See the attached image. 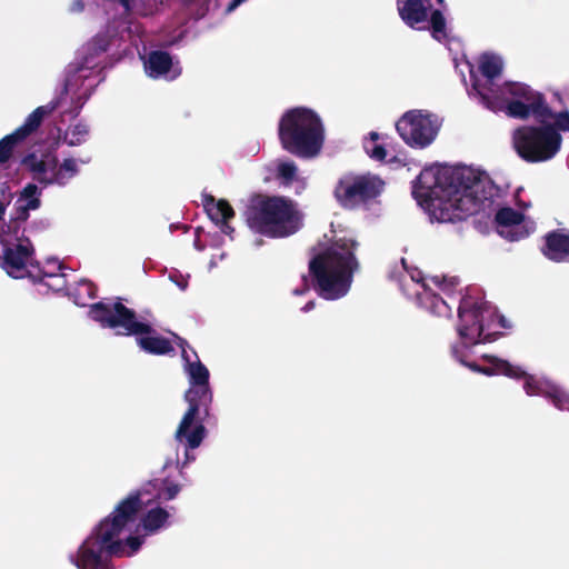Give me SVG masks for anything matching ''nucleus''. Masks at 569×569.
<instances>
[{"mask_svg": "<svg viewBox=\"0 0 569 569\" xmlns=\"http://www.w3.org/2000/svg\"><path fill=\"white\" fill-rule=\"evenodd\" d=\"M412 194L439 222L466 220L492 202L486 181L467 167H426L413 181Z\"/></svg>", "mask_w": 569, "mask_h": 569, "instance_id": "f257e3e1", "label": "nucleus"}, {"mask_svg": "<svg viewBox=\"0 0 569 569\" xmlns=\"http://www.w3.org/2000/svg\"><path fill=\"white\" fill-rule=\"evenodd\" d=\"M141 507L138 493L122 499L113 512L94 527L91 535L81 543L77 556H70V561L78 569H112L109 559L121 557L122 542L117 538L124 527L136 519Z\"/></svg>", "mask_w": 569, "mask_h": 569, "instance_id": "f03ea898", "label": "nucleus"}, {"mask_svg": "<svg viewBox=\"0 0 569 569\" xmlns=\"http://www.w3.org/2000/svg\"><path fill=\"white\" fill-rule=\"evenodd\" d=\"M194 360L190 359L187 350L182 352L184 370L189 378L190 387L184 392L188 409L184 412L174 433L176 440L184 443L188 449L198 448L207 435L204 423L210 418L212 405V390L209 385L210 373L208 368L199 360L194 350Z\"/></svg>", "mask_w": 569, "mask_h": 569, "instance_id": "7ed1b4c3", "label": "nucleus"}, {"mask_svg": "<svg viewBox=\"0 0 569 569\" xmlns=\"http://www.w3.org/2000/svg\"><path fill=\"white\" fill-rule=\"evenodd\" d=\"M358 247L353 238H337L309 261V272L323 298L339 299L350 290L353 276L360 269L356 257Z\"/></svg>", "mask_w": 569, "mask_h": 569, "instance_id": "20e7f679", "label": "nucleus"}, {"mask_svg": "<svg viewBox=\"0 0 569 569\" xmlns=\"http://www.w3.org/2000/svg\"><path fill=\"white\" fill-rule=\"evenodd\" d=\"M243 218L251 231L270 239L290 237L301 227V216L295 201L283 196L253 193Z\"/></svg>", "mask_w": 569, "mask_h": 569, "instance_id": "39448f33", "label": "nucleus"}, {"mask_svg": "<svg viewBox=\"0 0 569 569\" xmlns=\"http://www.w3.org/2000/svg\"><path fill=\"white\" fill-rule=\"evenodd\" d=\"M89 315L103 328H120L122 335L136 336L138 347L153 356H173L170 339L161 336L150 323L139 321L134 310L126 307L120 299L112 303L103 301L91 305Z\"/></svg>", "mask_w": 569, "mask_h": 569, "instance_id": "423d86ee", "label": "nucleus"}, {"mask_svg": "<svg viewBox=\"0 0 569 569\" xmlns=\"http://www.w3.org/2000/svg\"><path fill=\"white\" fill-rule=\"evenodd\" d=\"M278 138L283 150L300 159L319 156L325 143V127L311 109H288L278 123Z\"/></svg>", "mask_w": 569, "mask_h": 569, "instance_id": "0eeeda50", "label": "nucleus"}, {"mask_svg": "<svg viewBox=\"0 0 569 569\" xmlns=\"http://www.w3.org/2000/svg\"><path fill=\"white\" fill-rule=\"evenodd\" d=\"M493 112H502L512 119L526 120L530 116L537 119H555L556 130L569 131V111L553 113L547 104L545 96L535 91L526 83H510L501 89L499 98L489 100Z\"/></svg>", "mask_w": 569, "mask_h": 569, "instance_id": "6e6552de", "label": "nucleus"}, {"mask_svg": "<svg viewBox=\"0 0 569 569\" xmlns=\"http://www.w3.org/2000/svg\"><path fill=\"white\" fill-rule=\"evenodd\" d=\"M562 137L550 123L521 126L512 133V144L517 154L529 163L552 159L560 150Z\"/></svg>", "mask_w": 569, "mask_h": 569, "instance_id": "1a4fd4ad", "label": "nucleus"}, {"mask_svg": "<svg viewBox=\"0 0 569 569\" xmlns=\"http://www.w3.org/2000/svg\"><path fill=\"white\" fill-rule=\"evenodd\" d=\"M386 182L377 174L348 172L341 176L333 197L345 210L368 208L383 192Z\"/></svg>", "mask_w": 569, "mask_h": 569, "instance_id": "9d476101", "label": "nucleus"}, {"mask_svg": "<svg viewBox=\"0 0 569 569\" xmlns=\"http://www.w3.org/2000/svg\"><path fill=\"white\" fill-rule=\"evenodd\" d=\"M403 141L413 148H426L437 137L438 127L430 114L421 110L406 112L395 124Z\"/></svg>", "mask_w": 569, "mask_h": 569, "instance_id": "9b49d317", "label": "nucleus"}, {"mask_svg": "<svg viewBox=\"0 0 569 569\" xmlns=\"http://www.w3.org/2000/svg\"><path fill=\"white\" fill-rule=\"evenodd\" d=\"M459 325L458 336L463 347H472L477 343L493 342L500 336L499 332H486L481 306L473 303L470 308L460 305L458 308Z\"/></svg>", "mask_w": 569, "mask_h": 569, "instance_id": "f8f14e48", "label": "nucleus"}, {"mask_svg": "<svg viewBox=\"0 0 569 569\" xmlns=\"http://www.w3.org/2000/svg\"><path fill=\"white\" fill-rule=\"evenodd\" d=\"M502 67L500 58L492 54H485L479 62V71L483 80L477 79L472 73L470 76L473 90L478 93L482 103L491 111H493V109L490 107L489 100L499 98L501 89L512 83L511 81L505 82L502 86L495 83L496 78L502 72Z\"/></svg>", "mask_w": 569, "mask_h": 569, "instance_id": "ddd939ff", "label": "nucleus"}, {"mask_svg": "<svg viewBox=\"0 0 569 569\" xmlns=\"http://www.w3.org/2000/svg\"><path fill=\"white\" fill-rule=\"evenodd\" d=\"M33 252V246L29 241L27 243H0V268L12 278H23L27 272V263Z\"/></svg>", "mask_w": 569, "mask_h": 569, "instance_id": "4468645a", "label": "nucleus"}, {"mask_svg": "<svg viewBox=\"0 0 569 569\" xmlns=\"http://www.w3.org/2000/svg\"><path fill=\"white\" fill-rule=\"evenodd\" d=\"M58 162V157L53 152H30L21 159V166L43 187L61 182V178L54 177Z\"/></svg>", "mask_w": 569, "mask_h": 569, "instance_id": "2eb2a0df", "label": "nucleus"}, {"mask_svg": "<svg viewBox=\"0 0 569 569\" xmlns=\"http://www.w3.org/2000/svg\"><path fill=\"white\" fill-rule=\"evenodd\" d=\"M523 220L525 214L511 207L499 209L495 216L498 233L509 241H519L528 236Z\"/></svg>", "mask_w": 569, "mask_h": 569, "instance_id": "dca6fc26", "label": "nucleus"}, {"mask_svg": "<svg viewBox=\"0 0 569 569\" xmlns=\"http://www.w3.org/2000/svg\"><path fill=\"white\" fill-rule=\"evenodd\" d=\"M499 366V370L503 372V376L516 380H523V389L528 396H547L551 385L550 381L538 379L527 373L521 367L511 365L509 361H501Z\"/></svg>", "mask_w": 569, "mask_h": 569, "instance_id": "f3484780", "label": "nucleus"}, {"mask_svg": "<svg viewBox=\"0 0 569 569\" xmlns=\"http://www.w3.org/2000/svg\"><path fill=\"white\" fill-rule=\"evenodd\" d=\"M541 253L550 261L569 262V233L563 229H555L543 236Z\"/></svg>", "mask_w": 569, "mask_h": 569, "instance_id": "a211bd4d", "label": "nucleus"}, {"mask_svg": "<svg viewBox=\"0 0 569 569\" xmlns=\"http://www.w3.org/2000/svg\"><path fill=\"white\" fill-rule=\"evenodd\" d=\"M202 202L209 218L220 227L223 233L230 236L234 229L229 224V221L236 214L230 203L224 199L216 200L211 194H204Z\"/></svg>", "mask_w": 569, "mask_h": 569, "instance_id": "6ab92c4d", "label": "nucleus"}, {"mask_svg": "<svg viewBox=\"0 0 569 569\" xmlns=\"http://www.w3.org/2000/svg\"><path fill=\"white\" fill-rule=\"evenodd\" d=\"M401 19L411 28L427 29L428 8L422 0H397Z\"/></svg>", "mask_w": 569, "mask_h": 569, "instance_id": "aec40b11", "label": "nucleus"}, {"mask_svg": "<svg viewBox=\"0 0 569 569\" xmlns=\"http://www.w3.org/2000/svg\"><path fill=\"white\" fill-rule=\"evenodd\" d=\"M149 487L152 488V491L156 492L154 497L157 499L163 500V501H169V500L174 499L177 497V495L179 493V491H180L179 485L170 482L167 479H164V480H159V479L150 480L144 487H142L139 490H136V491L131 492L126 498V499H128L132 495H136V493L139 495L140 501H141V507L139 508L138 512L143 508V506L148 505L151 501V499L143 500V496L146 493H151V490L149 489Z\"/></svg>", "mask_w": 569, "mask_h": 569, "instance_id": "412c9836", "label": "nucleus"}, {"mask_svg": "<svg viewBox=\"0 0 569 569\" xmlns=\"http://www.w3.org/2000/svg\"><path fill=\"white\" fill-rule=\"evenodd\" d=\"M171 67L172 58L170 53L161 50L151 51L144 63L146 71L151 78H159L167 74Z\"/></svg>", "mask_w": 569, "mask_h": 569, "instance_id": "4be33fe9", "label": "nucleus"}, {"mask_svg": "<svg viewBox=\"0 0 569 569\" xmlns=\"http://www.w3.org/2000/svg\"><path fill=\"white\" fill-rule=\"evenodd\" d=\"M401 262L403 264V268L407 269L406 260L403 258L401 259ZM421 280H422L421 273H420V271H417V270H415L412 272H409L408 270H406L405 273H401L397 277L398 288L402 292V295L407 298H413V297H418L420 295L419 287H420Z\"/></svg>", "mask_w": 569, "mask_h": 569, "instance_id": "5701e85b", "label": "nucleus"}, {"mask_svg": "<svg viewBox=\"0 0 569 569\" xmlns=\"http://www.w3.org/2000/svg\"><path fill=\"white\" fill-rule=\"evenodd\" d=\"M30 136L23 126L17 128L12 133L7 134L0 140V163L3 164L10 160L14 147Z\"/></svg>", "mask_w": 569, "mask_h": 569, "instance_id": "b1692460", "label": "nucleus"}, {"mask_svg": "<svg viewBox=\"0 0 569 569\" xmlns=\"http://www.w3.org/2000/svg\"><path fill=\"white\" fill-rule=\"evenodd\" d=\"M169 512L161 508L156 507L147 511L141 519V526L147 533H154L161 529L168 521Z\"/></svg>", "mask_w": 569, "mask_h": 569, "instance_id": "393cba45", "label": "nucleus"}, {"mask_svg": "<svg viewBox=\"0 0 569 569\" xmlns=\"http://www.w3.org/2000/svg\"><path fill=\"white\" fill-rule=\"evenodd\" d=\"M59 107L58 100H52L44 106H40L36 108L24 120L23 127L31 134L33 133L42 123L43 118L50 113H52Z\"/></svg>", "mask_w": 569, "mask_h": 569, "instance_id": "a878e982", "label": "nucleus"}, {"mask_svg": "<svg viewBox=\"0 0 569 569\" xmlns=\"http://www.w3.org/2000/svg\"><path fill=\"white\" fill-rule=\"evenodd\" d=\"M41 190L36 183H27L20 192L19 201L26 200L27 203L21 207L22 212L28 214L29 210H37L41 206Z\"/></svg>", "mask_w": 569, "mask_h": 569, "instance_id": "bb28decb", "label": "nucleus"}, {"mask_svg": "<svg viewBox=\"0 0 569 569\" xmlns=\"http://www.w3.org/2000/svg\"><path fill=\"white\" fill-rule=\"evenodd\" d=\"M379 138L378 132L371 131L369 137L363 140V149L372 160L383 161L387 157V150L382 144L377 142Z\"/></svg>", "mask_w": 569, "mask_h": 569, "instance_id": "cd10ccee", "label": "nucleus"}, {"mask_svg": "<svg viewBox=\"0 0 569 569\" xmlns=\"http://www.w3.org/2000/svg\"><path fill=\"white\" fill-rule=\"evenodd\" d=\"M89 134V127L84 123H76L70 126L63 136V141L71 147L80 146L86 142Z\"/></svg>", "mask_w": 569, "mask_h": 569, "instance_id": "c85d7f7f", "label": "nucleus"}, {"mask_svg": "<svg viewBox=\"0 0 569 569\" xmlns=\"http://www.w3.org/2000/svg\"><path fill=\"white\" fill-rule=\"evenodd\" d=\"M451 352L453 355V357L456 359H458L459 361H461L462 363H465L467 367L471 368L473 371L476 372H480V373H483L486 376H492V375H503V372H501L499 370L500 366H499V362L503 361L502 359H499V358H496V357H490V362H491V367H481L477 363H467L465 362L462 359L459 358V347L458 346H453L452 349H451Z\"/></svg>", "mask_w": 569, "mask_h": 569, "instance_id": "c756f323", "label": "nucleus"}, {"mask_svg": "<svg viewBox=\"0 0 569 569\" xmlns=\"http://www.w3.org/2000/svg\"><path fill=\"white\" fill-rule=\"evenodd\" d=\"M430 27L427 29L431 30V36L438 41L447 38V23L442 12L435 9L430 14Z\"/></svg>", "mask_w": 569, "mask_h": 569, "instance_id": "7c9ffc66", "label": "nucleus"}, {"mask_svg": "<svg viewBox=\"0 0 569 569\" xmlns=\"http://www.w3.org/2000/svg\"><path fill=\"white\" fill-rule=\"evenodd\" d=\"M79 172L77 162L74 159L69 158L64 159L60 166L57 164L54 169V177L61 178V182H56L54 184L64 186L71 178L77 176Z\"/></svg>", "mask_w": 569, "mask_h": 569, "instance_id": "2f4dec72", "label": "nucleus"}, {"mask_svg": "<svg viewBox=\"0 0 569 569\" xmlns=\"http://www.w3.org/2000/svg\"><path fill=\"white\" fill-rule=\"evenodd\" d=\"M546 398L559 410L569 411V393L559 386L551 382Z\"/></svg>", "mask_w": 569, "mask_h": 569, "instance_id": "473e14b6", "label": "nucleus"}, {"mask_svg": "<svg viewBox=\"0 0 569 569\" xmlns=\"http://www.w3.org/2000/svg\"><path fill=\"white\" fill-rule=\"evenodd\" d=\"M298 168L293 161H282L277 167V178L283 184H291L297 177Z\"/></svg>", "mask_w": 569, "mask_h": 569, "instance_id": "72a5a7b5", "label": "nucleus"}, {"mask_svg": "<svg viewBox=\"0 0 569 569\" xmlns=\"http://www.w3.org/2000/svg\"><path fill=\"white\" fill-rule=\"evenodd\" d=\"M119 536H120V533L117 536L116 539L119 540ZM120 541L122 542L123 548L126 546L130 548L128 556H131L139 550V548L141 547L142 542H143V539L139 536H129L124 541L121 539H120ZM124 553H126V551L123 550L121 556H123Z\"/></svg>", "mask_w": 569, "mask_h": 569, "instance_id": "f704fd0d", "label": "nucleus"}, {"mask_svg": "<svg viewBox=\"0 0 569 569\" xmlns=\"http://www.w3.org/2000/svg\"><path fill=\"white\" fill-rule=\"evenodd\" d=\"M431 308L439 316L449 315L450 308L439 295H431Z\"/></svg>", "mask_w": 569, "mask_h": 569, "instance_id": "c9c22d12", "label": "nucleus"}, {"mask_svg": "<svg viewBox=\"0 0 569 569\" xmlns=\"http://www.w3.org/2000/svg\"><path fill=\"white\" fill-rule=\"evenodd\" d=\"M173 337L176 338V342L177 345L181 348V353L183 352V350H187L186 348L189 347L188 342L186 339L179 337L178 335L173 333Z\"/></svg>", "mask_w": 569, "mask_h": 569, "instance_id": "e433bc0d", "label": "nucleus"}, {"mask_svg": "<svg viewBox=\"0 0 569 569\" xmlns=\"http://www.w3.org/2000/svg\"><path fill=\"white\" fill-rule=\"evenodd\" d=\"M315 308V301H308L303 307H302V311L303 312H308L310 310H312Z\"/></svg>", "mask_w": 569, "mask_h": 569, "instance_id": "4c0bfd02", "label": "nucleus"}, {"mask_svg": "<svg viewBox=\"0 0 569 569\" xmlns=\"http://www.w3.org/2000/svg\"><path fill=\"white\" fill-rule=\"evenodd\" d=\"M431 280H432V282H433L435 284H437V286H442V284H443V282L446 281V279H445V278L440 279L438 276L432 277V278H431Z\"/></svg>", "mask_w": 569, "mask_h": 569, "instance_id": "58836bf2", "label": "nucleus"}, {"mask_svg": "<svg viewBox=\"0 0 569 569\" xmlns=\"http://www.w3.org/2000/svg\"><path fill=\"white\" fill-rule=\"evenodd\" d=\"M7 206L0 201V221L3 219Z\"/></svg>", "mask_w": 569, "mask_h": 569, "instance_id": "ea45409f", "label": "nucleus"}, {"mask_svg": "<svg viewBox=\"0 0 569 569\" xmlns=\"http://www.w3.org/2000/svg\"><path fill=\"white\" fill-rule=\"evenodd\" d=\"M120 4L126 9L130 10V0H118Z\"/></svg>", "mask_w": 569, "mask_h": 569, "instance_id": "a19ab883", "label": "nucleus"}, {"mask_svg": "<svg viewBox=\"0 0 569 569\" xmlns=\"http://www.w3.org/2000/svg\"><path fill=\"white\" fill-rule=\"evenodd\" d=\"M74 6L77 7V10H78V11H82V10H83V8H84V4H83V2H82L81 0H77V1L74 2Z\"/></svg>", "mask_w": 569, "mask_h": 569, "instance_id": "79ce46f5", "label": "nucleus"}, {"mask_svg": "<svg viewBox=\"0 0 569 569\" xmlns=\"http://www.w3.org/2000/svg\"><path fill=\"white\" fill-rule=\"evenodd\" d=\"M499 322L502 328H506L505 318L502 316L499 317Z\"/></svg>", "mask_w": 569, "mask_h": 569, "instance_id": "37998d69", "label": "nucleus"}, {"mask_svg": "<svg viewBox=\"0 0 569 569\" xmlns=\"http://www.w3.org/2000/svg\"><path fill=\"white\" fill-rule=\"evenodd\" d=\"M438 4L442 6L445 3V0H436Z\"/></svg>", "mask_w": 569, "mask_h": 569, "instance_id": "c03bdc74", "label": "nucleus"}]
</instances>
